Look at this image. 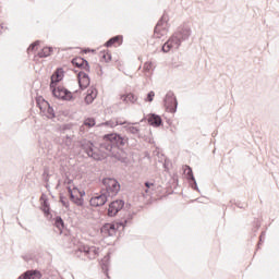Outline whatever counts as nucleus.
Segmentation results:
<instances>
[{
  "label": "nucleus",
  "instance_id": "aec40b11",
  "mask_svg": "<svg viewBox=\"0 0 279 279\" xmlns=\"http://www.w3.org/2000/svg\"><path fill=\"white\" fill-rule=\"evenodd\" d=\"M68 193L70 195L71 202H75V197L77 196V193H80V189L68 186Z\"/></svg>",
  "mask_w": 279,
  "mask_h": 279
},
{
  "label": "nucleus",
  "instance_id": "2eb2a0df",
  "mask_svg": "<svg viewBox=\"0 0 279 279\" xmlns=\"http://www.w3.org/2000/svg\"><path fill=\"white\" fill-rule=\"evenodd\" d=\"M120 215H122V217L117 221V226L118 228H125V226L132 221V214L124 211V214L121 213Z\"/></svg>",
  "mask_w": 279,
  "mask_h": 279
},
{
  "label": "nucleus",
  "instance_id": "ea45409f",
  "mask_svg": "<svg viewBox=\"0 0 279 279\" xmlns=\"http://www.w3.org/2000/svg\"><path fill=\"white\" fill-rule=\"evenodd\" d=\"M125 97H128V96H125V95L121 96L122 101H125Z\"/></svg>",
  "mask_w": 279,
  "mask_h": 279
},
{
  "label": "nucleus",
  "instance_id": "bb28decb",
  "mask_svg": "<svg viewBox=\"0 0 279 279\" xmlns=\"http://www.w3.org/2000/svg\"><path fill=\"white\" fill-rule=\"evenodd\" d=\"M38 45H40V40H36L35 43L31 44V46L27 49L28 53H31V51H35Z\"/></svg>",
  "mask_w": 279,
  "mask_h": 279
},
{
  "label": "nucleus",
  "instance_id": "0eeeda50",
  "mask_svg": "<svg viewBox=\"0 0 279 279\" xmlns=\"http://www.w3.org/2000/svg\"><path fill=\"white\" fill-rule=\"evenodd\" d=\"M123 206H125V202H123L122 199L111 202L107 209L108 217H117V214L123 210Z\"/></svg>",
  "mask_w": 279,
  "mask_h": 279
},
{
  "label": "nucleus",
  "instance_id": "473e14b6",
  "mask_svg": "<svg viewBox=\"0 0 279 279\" xmlns=\"http://www.w3.org/2000/svg\"><path fill=\"white\" fill-rule=\"evenodd\" d=\"M102 59L105 62H110V60H112V56L110 53H104Z\"/></svg>",
  "mask_w": 279,
  "mask_h": 279
},
{
  "label": "nucleus",
  "instance_id": "412c9836",
  "mask_svg": "<svg viewBox=\"0 0 279 279\" xmlns=\"http://www.w3.org/2000/svg\"><path fill=\"white\" fill-rule=\"evenodd\" d=\"M45 104L48 106L47 111H46V117L48 119H56V111L53 110V107H50L49 102H47V101Z\"/></svg>",
  "mask_w": 279,
  "mask_h": 279
},
{
  "label": "nucleus",
  "instance_id": "4c0bfd02",
  "mask_svg": "<svg viewBox=\"0 0 279 279\" xmlns=\"http://www.w3.org/2000/svg\"><path fill=\"white\" fill-rule=\"evenodd\" d=\"M76 195H80L78 197H81L82 199H84V195H86V192L78 190V192H76Z\"/></svg>",
  "mask_w": 279,
  "mask_h": 279
},
{
  "label": "nucleus",
  "instance_id": "72a5a7b5",
  "mask_svg": "<svg viewBox=\"0 0 279 279\" xmlns=\"http://www.w3.org/2000/svg\"><path fill=\"white\" fill-rule=\"evenodd\" d=\"M136 125V123H129V122H126V121H116V125Z\"/></svg>",
  "mask_w": 279,
  "mask_h": 279
},
{
  "label": "nucleus",
  "instance_id": "f8f14e48",
  "mask_svg": "<svg viewBox=\"0 0 279 279\" xmlns=\"http://www.w3.org/2000/svg\"><path fill=\"white\" fill-rule=\"evenodd\" d=\"M78 86L81 90H84L90 86V77L85 72L77 73Z\"/></svg>",
  "mask_w": 279,
  "mask_h": 279
},
{
  "label": "nucleus",
  "instance_id": "a878e982",
  "mask_svg": "<svg viewBox=\"0 0 279 279\" xmlns=\"http://www.w3.org/2000/svg\"><path fill=\"white\" fill-rule=\"evenodd\" d=\"M154 66V63L151 61H147L144 63V71L145 73H149L151 71V68Z\"/></svg>",
  "mask_w": 279,
  "mask_h": 279
},
{
  "label": "nucleus",
  "instance_id": "58836bf2",
  "mask_svg": "<svg viewBox=\"0 0 279 279\" xmlns=\"http://www.w3.org/2000/svg\"><path fill=\"white\" fill-rule=\"evenodd\" d=\"M72 183H73V180H71V179H69V178L64 180V184H68V185H69V184H72Z\"/></svg>",
  "mask_w": 279,
  "mask_h": 279
},
{
  "label": "nucleus",
  "instance_id": "6e6552de",
  "mask_svg": "<svg viewBox=\"0 0 279 279\" xmlns=\"http://www.w3.org/2000/svg\"><path fill=\"white\" fill-rule=\"evenodd\" d=\"M167 15H162L161 19L158 21L157 25L155 26V36L156 38H161L167 34Z\"/></svg>",
  "mask_w": 279,
  "mask_h": 279
},
{
  "label": "nucleus",
  "instance_id": "a19ab883",
  "mask_svg": "<svg viewBox=\"0 0 279 279\" xmlns=\"http://www.w3.org/2000/svg\"><path fill=\"white\" fill-rule=\"evenodd\" d=\"M0 29H3V25H0ZM0 34H1V31H0Z\"/></svg>",
  "mask_w": 279,
  "mask_h": 279
},
{
  "label": "nucleus",
  "instance_id": "5701e85b",
  "mask_svg": "<svg viewBox=\"0 0 279 279\" xmlns=\"http://www.w3.org/2000/svg\"><path fill=\"white\" fill-rule=\"evenodd\" d=\"M41 210L43 213H45V215H49V201L48 199H44L41 203Z\"/></svg>",
  "mask_w": 279,
  "mask_h": 279
},
{
  "label": "nucleus",
  "instance_id": "f257e3e1",
  "mask_svg": "<svg viewBox=\"0 0 279 279\" xmlns=\"http://www.w3.org/2000/svg\"><path fill=\"white\" fill-rule=\"evenodd\" d=\"M102 141L104 143L100 144V148H97L93 142L83 140L81 141V149L87 154L88 158H93V160H101L105 158V151L107 156H111V158H116V160L120 162L128 161V154L123 151L129 142L128 137L119 133H109L104 135Z\"/></svg>",
  "mask_w": 279,
  "mask_h": 279
},
{
  "label": "nucleus",
  "instance_id": "c9c22d12",
  "mask_svg": "<svg viewBox=\"0 0 279 279\" xmlns=\"http://www.w3.org/2000/svg\"><path fill=\"white\" fill-rule=\"evenodd\" d=\"M101 268H102L104 274H106V276H108V264L104 263V260L101 263Z\"/></svg>",
  "mask_w": 279,
  "mask_h": 279
},
{
  "label": "nucleus",
  "instance_id": "dca6fc26",
  "mask_svg": "<svg viewBox=\"0 0 279 279\" xmlns=\"http://www.w3.org/2000/svg\"><path fill=\"white\" fill-rule=\"evenodd\" d=\"M101 232L104 234H108L109 236H113L117 233V227L112 223H106L102 226Z\"/></svg>",
  "mask_w": 279,
  "mask_h": 279
},
{
  "label": "nucleus",
  "instance_id": "423d86ee",
  "mask_svg": "<svg viewBox=\"0 0 279 279\" xmlns=\"http://www.w3.org/2000/svg\"><path fill=\"white\" fill-rule=\"evenodd\" d=\"M51 90L57 99H62L63 101H71L73 99V94L62 86L53 87Z\"/></svg>",
  "mask_w": 279,
  "mask_h": 279
},
{
  "label": "nucleus",
  "instance_id": "f03ea898",
  "mask_svg": "<svg viewBox=\"0 0 279 279\" xmlns=\"http://www.w3.org/2000/svg\"><path fill=\"white\" fill-rule=\"evenodd\" d=\"M191 38V27H179L177 32L163 44L161 51L169 53L170 49H180L182 43H186Z\"/></svg>",
  "mask_w": 279,
  "mask_h": 279
},
{
  "label": "nucleus",
  "instance_id": "7c9ffc66",
  "mask_svg": "<svg viewBox=\"0 0 279 279\" xmlns=\"http://www.w3.org/2000/svg\"><path fill=\"white\" fill-rule=\"evenodd\" d=\"M60 202H61L62 206H64V208L69 209L70 204H69L66 197L60 196Z\"/></svg>",
  "mask_w": 279,
  "mask_h": 279
},
{
  "label": "nucleus",
  "instance_id": "6ab92c4d",
  "mask_svg": "<svg viewBox=\"0 0 279 279\" xmlns=\"http://www.w3.org/2000/svg\"><path fill=\"white\" fill-rule=\"evenodd\" d=\"M124 129L129 134H133V136H138V134L141 133V130L136 126L126 125L124 126Z\"/></svg>",
  "mask_w": 279,
  "mask_h": 279
},
{
  "label": "nucleus",
  "instance_id": "ddd939ff",
  "mask_svg": "<svg viewBox=\"0 0 279 279\" xmlns=\"http://www.w3.org/2000/svg\"><path fill=\"white\" fill-rule=\"evenodd\" d=\"M62 77H64L63 71H62V68H59L51 75L50 89L56 88V86L59 84V82H62Z\"/></svg>",
  "mask_w": 279,
  "mask_h": 279
},
{
  "label": "nucleus",
  "instance_id": "39448f33",
  "mask_svg": "<svg viewBox=\"0 0 279 279\" xmlns=\"http://www.w3.org/2000/svg\"><path fill=\"white\" fill-rule=\"evenodd\" d=\"M163 106L168 112L175 114L178 112V98L173 92H168L163 99Z\"/></svg>",
  "mask_w": 279,
  "mask_h": 279
},
{
  "label": "nucleus",
  "instance_id": "e433bc0d",
  "mask_svg": "<svg viewBox=\"0 0 279 279\" xmlns=\"http://www.w3.org/2000/svg\"><path fill=\"white\" fill-rule=\"evenodd\" d=\"M87 95H94V98L97 97V89H88Z\"/></svg>",
  "mask_w": 279,
  "mask_h": 279
},
{
  "label": "nucleus",
  "instance_id": "4468645a",
  "mask_svg": "<svg viewBox=\"0 0 279 279\" xmlns=\"http://www.w3.org/2000/svg\"><path fill=\"white\" fill-rule=\"evenodd\" d=\"M147 121L153 128H160L162 125V118L156 113L148 114Z\"/></svg>",
  "mask_w": 279,
  "mask_h": 279
},
{
  "label": "nucleus",
  "instance_id": "a211bd4d",
  "mask_svg": "<svg viewBox=\"0 0 279 279\" xmlns=\"http://www.w3.org/2000/svg\"><path fill=\"white\" fill-rule=\"evenodd\" d=\"M53 51V48L51 47H45L38 52L39 58H49L51 56V52Z\"/></svg>",
  "mask_w": 279,
  "mask_h": 279
},
{
  "label": "nucleus",
  "instance_id": "20e7f679",
  "mask_svg": "<svg viewBox=\"0 0 279 279\" xmlns=\"http://www.w3.org/2000/svg\"><path fill=\"white\" fill-rule=\"evenodd\" d=\"M74 254L75 256H77V258H82V255H84V256H87L89 260H95L99 252L95 246H86L84 244H81L76 247V250L74 251Z\"/></svg>",
  "mask_w": 279,
  "mask_h": 279
},
{
  "label": "nucleus",
  "instance_id": "37998d69",
  "mask_svg": "<svg viewBox=\"0 0 279 279\" xmlns=\"http://www.w3.org/2000/svg\"><path fill=\"white\" fill-rule=\"evenodd\" d=\"M259 241H263V235L259 236Z\"/></svg>",
  "mask_w": 279,
  "mask_h": 279
},
{
  "label": "nucleus",
  "instance_id": "79ce46f5",
  "mask_svg": "<svg viewBox=\"0 0 279 279\" xmlns=\"http://www.w3.org/2000/svg\"><path fill=\"white\" fill-rule=\"evenodd\" d=\"M88 51H90V49H86V50H85V53H88Z\"/></svg>",
  "mask_w": 279,
  "mask_h": 279
},
{
  "label": "nucleus",
  "instance_id": "f3484780",
  "mask_svg": "<svg viewBox=\"0 0 279 279\" xmlns=\"http://www.w3.org/2000/svg\"><path fill=\"white\" fill-rule=\"evenodd\" d=\"M122 45L123 44V36L117 35L111 37L109 40L106 41L105 47H112V45Z\"/></svg>",
  "mask_w": 279,
  "mask_h": 279
},
{
  "label": "nucleus",
  "instance_id": "c85d7f7f",
  "mask_svg": "<svg viewBox=\"0 0 279 279\" xmlns=\"http://www.w3.org/2000/svg\"><path fill=\"white\" fill-rule=\"evenodd\" d=\"M73 204L76 206H84V198L76 195L75 199L73 201Z\"/></svg>",
  "mask_w": 279,
  "mask_h": 279
},
{
  "label": "nucleus",
  "instance_id": "cd10ccee",
  "mask_svg": "<svg viewBox=\"0 0 279 279\" xmlns=\"http://www.w3.org/2000/svg\"><path fill=\"white\" fill-rule=\"evenodd\" d=\"M93 101H95V95L87 94L85 97V104L90 105V104H93Z\"/></svg>",
  "mask_w": 279,
  "mask_h": 279
},
{
  "label": "nucleus",
  "instance_id": "7ed1b4c3",
  "mask_svg": "<svg viewBox=\"0 0 279 279\" xmlns=\"http://www.w3.org/2000/svg\"><path fill=\"white\" fill-rule=\"evenodd\" d=\"M102 184L108 197H114L121 191V184H119L117 179L106 178L102 180Z\"/></svg>",
  "mask_w": 279,
  "mask_h": 279
},
{
  "label": "nucleus",
  "instance_id": "393cba45",
  "mask_svg": "<svg viewBox=\"0 0 279 279\" xmlns=\"http://www.w3.org/2000/svg\"><path fill=\"white\" fill-rule=\"evenodd\" d=\"M124 101H130L131 104H135L136 96L134 94H128L126 97H124Z\"/></svg>",
  "mask_w": 279,
  "mask_h": 279
},
{
  "label": "nucleus",
  "instance_id": "2f4dec72",
  "mask_svg": "<svg viewBox=\"0 0 279 279\" xmlns=\"http://www.w3.org/2000/svg\"><path fill=\"white\" fill-rule=\"evenodd\" d=\"M144 184L146 186L145 193H150L149 189L154 186V183L146 181Z\"/></svg>",
  "mask_w": 279,
  "mask_h": 279
},
{
  "label": "nucleus",
  "instance_id": "f704fd0d",
  "mask_svg": "<svg viewBox=\"0 0 279 279\" xmlns=\"http://www.w3.org/2000/svg\"><path fill=\"white\" fill-rule=\"evenodd\" d=\"M102 125H109V128H117V122L114 121H107L102 123Z\"/></svg>",
  "mask_w": 279,
  "mask_h": 279
},
{
  "label": "nucleus",
  "instance_id": "9d476101",
  "mask_svg": "<svg viewBox=\"0 0 279 279\" xmlns=\"http://www.w3.org/2000/svg\"><path fill=\"white\" fill-rule=\"evenodd\" d=\"M108 202V194L106 192H101L100 195L94 196L90 198L89 204L95 208L99 206H104Z\"/></svg>",
  "mask_w": 279,
  "mask_h": 279
},
{
  "label": "nucleus",
  "instance_id": "b1692460",
  "mask_svg": "<svg viewBox=\"0 0 279 279\" xmlns=\"http://www.w3.org/2000/svg\"><path fill=\"white\" fill-rule=\"evenodd\" d=\"M95 120L93 118H87L84 121V125H86V128H95Z\"/></svg>",
  "mask_w": 279,
  "mask_h": 279
},
{
  "label": "nucleus",
  "instance_id": "4be33fe9",
  "mask_svg": "<svg viewBox=\"0 0 279 279\" xmlns=\"http://www.w3.org/2000/svg\"><path fill=\"white\" fill-rule=\"evenodd\" d=\"M54 226L58 228V230H62L64 228V220H62V217L58 216L54 219Z\"/></svg>",
  "mask_w": 279,
  "mask_h": 279
},
{
  "label": "nucleus",
  "instance_id": "c756f323",
  "mask_svg": "<svg viewBox=\"0 0 279 279\" xmlns=\"http://www.w3.org/2000/svg\"><path fill=\"white\" fill-rule=\"evenodd\" d=\"M154 97H156V93L149 92L147 94V97L145 98V101H148L149 104H151V101H154Z\"/></svg>",
  "mask_w": 279,
  "mask_h": 279
},
{
  "label": "nucleus",
  "instance_id": "9b49d317",
  "mask_svg": "<svg viewBox=\"0 0 279 279\" xmlns=\"http://www.w3.org/2000/svg\"><path fill=\"white\" fill-rule=\"evenodd\" d=\"M73 66H76V69H83L84 71H87V73H90V64H88V61L82 57H76L72 59Z\"/></svg>",
  "mask_w": 279,
  "mask_h": 279
},
{
  "label": "nucleus",
  "instance_id": "1a4fd4ad",
  "mask_svg": "<svg viewBox=\"0 0 279 279\" xmlns=\"http://www.w3.org/2000/svg\"><path fill=\"white\" fill-rule=\"evenodd\" d=\"M184 173L186 175V180L194 191H199V187L197 186V181L195 180V175L193 174V168L190 166H185Z\"/></svg>",
  "mask_w": 279,
  "mask_h": 279
}]
</instances>
